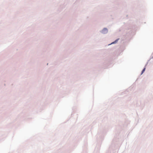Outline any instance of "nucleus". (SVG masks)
<instances>
[{
  "instance_id": "1",
  "label": "nucleus",
  "mask_w": 153,
  "mask_h": 153,
  "mask_svg": "<svg viewBox=\"0 0 153 153\" xmlns=\"http://www.w3.org/2000/svg\"><path fill=\"white\" fill-rule=\"evenodd\" d=\"M102 32L103 33H105L106 32L107 33L108 32V30L107 28H104L102 30Z\"/></svg>"
},
{
  "instance_id": "2",
  "label": "nucleus",
  "mask_w": 153,
  "mask_h": 153,
  "mask_svg": "<svg viewBox=\"0 0 153 153\" xmlns=\"http://www.w3.org/2000/svg\"><path fill=\"white\" fill-rule=\"evenodd\" d=\"M145 69H146V68H144L143 69V70H142V72L141 74H143V72H144V71H145Z\"/></svg>"
},
{
  "instance_id": "3",
  "label": "nucleus",
  "mask_w": 153,
  "mask_h": 153,
  "mask_svg": "<svg viewBox=\"0 0 153 153\" xmlns=\"http://www.w3.org/2000/svg\"><path fill=\"white\" fill-rule=\"evenodd\" d=\"M117 40H116L115 42H116V41H117Z\"/></svg>"
},
{
  "instance_id": "4",
  "label": "nucleus",
  "mask_w": 153,
  "mask_h": 153,
  "mask_svg": "<svg viewBox=\"0 0 153 153\" xmlns=\"http://www.w3.org/2000/svg\"><path fill=\"white\" fill-rule=\"evenodd\" d=\"M115 42H113V43H114Z\"/></svg>"
}]
</instances>
